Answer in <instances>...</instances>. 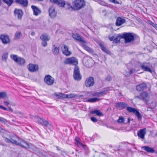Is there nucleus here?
I'll return each instance as SVG.
<instances>
[{
  "label": "nucleus",
  "instance_id": "63",
  "mask_svg": "<svg viewBox=\"0 0 157 157\" xmlns=\"http://www.w3.org/2000/svg\"><path fill=\"white\" fill-rule=\"evenodd\" d=\"M34 0L36 2H42L44 0Z\"/></svg>",
  "mask_w": 157,
  "mask_h": 157
},
{
  "label": "nucleus",
  "instance_id": "64",
  "mask_svg": "<svg viewBox=\"0 0 157 157\" xmlns=\"http://www.w3.org/2000/svg\"><path fill=\"white\" fill-rule=\"evenodd\" d=\"M106 4V3L104 2H102L101 4V5L104 6H105Z\"/></svg>",
  "mask_w": 157,
  "mask_h": 157
},
{
  "label": "nucleus",
  "instance_id": "35",
  "mask_svg": "<svg viewBox=\"0 0 157 157\" xmlns=\"http://www.w3.org/2000/svg\"><path fill=\"white\" fill-rule=\"evenodd\" d=\"M83 46L84 47V49L86 51L90 53H92L93 52V50L89 47L84 44H83Z\"/></svg>",
  "mask_w": 157,
  "mask_h": 157
},
{
  "label": "nucleus",
  "instance_id": "54",
  "mask_svg": "<svg viewBox=\"0 0 157 157\" xmlns=\"http://www.w3.org/2000/svg\"><path fill=\"white\" fill-rule=\"evenodd\" d=\"M47 41H43L42 42V44L43 46L44 47H45L47 45Z\"/></svg>",
  "mask_w": 157,
  "mask_h": 157
},
{
  "label": "nucleus",
  "instance_id": "61",
  "mask_svg": "<svg viewBox=\"0 0 157 157\" xmlns=\"http://www.w3.org/2000/svg\"><path fill=\"white\" fill-rule=\"evenodd\" d=\"M113 2L115 4H120L119 2L118 1H116L115 0H114V1Z\"/></svg>",
  "mask_w": 157,
  "mask_h": 157
},
{
  "label": "nucleus",
  "instance_id": "22",
  "mask_svg": "<svg viewBox=\"0 0 157 157\" xmlns=\"http://www.w3.org/2000/svg\"><path fill=\"white\" fill-rule=\"evenodd\" d=\"M16 2L24 7H26L28 5V0H16Z\"/></svg>",
  "mask_w": 157,
  "mask_h": 157
},
{
  "label": "nucleus",
  "instance_id": "18",
  "mask_svg": "<svg viewBox=\"0 0 157 157\" xmlns=\"http://www.w3.org/2000/svg\"><path fill=\"white\" fill-rule=\"evenodd\" d=\"M63 49L62 51L63 54L67 56H70L71 54V53L69 51L68 47L65 44H63Z\"/></svg>",
  "mask_w": 157,
  "mask_h": 157
},
{
  "label": "nucleus",
  "instance_id": "14",
  "mask_svg": "<svg viewBox=\"0 0 157 157\" xmlns=\"http://www.w3.org/2000/svg\"><path fill=\"white\" fill-rule=\"evenodd\" d=\"M50 1L61 7H64L65 4L64 0H50Z\"/></svg>",
  "mask_w": 157,
  "mask_h": 157
},
{
  "label": "nucleus",
  "instance_id": "16",
  "mask_svg": "<svg viewBox=\"0 0 157 157\" xmlns=\"http://www.w3.org/2000/svg\"><path fill=\"white\" fill-rule=\"evenodd\" d=\"M36 121L39 123L45 126H47L48 124V122L45 120L37 117L36 118Z\"/></svg>",
  "mask_w": 157,
  "mask_h": 157
},
{
  "label": "nucleus",
  "instance_id": "37",
  "mask_svg": "<svg viewBox=\"0 0 157 157\" xmlns=\"http://www.w3.org/2000/svg\"><path fill=\"white\" fill-rule=\"evenodd\" d=\"M67 98H71L77 97V95L73 93H70V94H67Z\"/></svg>",
  "mask_w": 157,
  "mask_h": 157
},
{
  "label": "nucleus",
  "instance_id": "44",
  "mask_svg": "<svg viewBox=\"0 0 157 157\" xmlns=\"http://www.w3.org/2000/svg\"><path fill=\"white\" fill-rule=\"evenodd\" d=\"M67 6V8L68 9H70V8H71L73 10H74V6L73 7L69 3L67 2L65 3L64 6Z\"/></svg>",
  "mask_w": 157,
  "mask_h": 157
},
{
  "label": "nucleus",
  "instance_id": "43",
  "mask_svg": "<svg viewBox=\"0 0 157 157\" xmlns=\"http://www.w3.org/2000/svg\"><path fill=\"white\" fill-rule=\"evenodd\" d=\"M44 81L47 84L49 85V75H48L45 77Z\"/></svg>",
  "mask_w": 157,
  "mask_h": 157
},
{
  "label": "nucleus",
  "instance_id": "32",
  "mask_svg": "<svg viewBox=\"0 0 157 157\" xmlns=\"http://www.w3.org/2000/svg\"><path fill=\"white\" fill-rule=\"evenodd\" d=\"M22 36L21 33L20 31H17L15 34L14 39L18 40L20 39Z\"/></svg>",
  "mask_w": 157,
  "mask_h": 157
},
{
  "label": "nucleus",
  "instance_id": "42",
  "mask_svg": "<svg viewBox=\"0 0 157 157\" xmlns=\"http://www.w3.org/2000/svg\"><path fill=\"white\" fill-rule=\"evenodd\" d=\"M8 54L7 53H5L2 56V59L3 61H6L8 58Z\"/></svg>",
  "mask_w": 157,
  "mask_h": 157
},
{
  "label": "nucleus",
  "instance_id": "33",
  "mask_svg": "<svg viewBox=\"0 0 157 157\" xmlns=\"http://www.w3.org/2000/svg\"><path fill=\"white\" fill-rule=\"evenodd\" d=\"M121 36V35L119 34L117 37H116L114 39L113 41V43H120L121 38V37L120 36Z\"/></svg>",
  "mask_w": 157,
  "mask_h": 157
},
{
  "label": "nucleus",
  "instance_id": "51",
  "mask_svg": "<svg viewBox=\"0 0 157 157\" xmlns=\"http://www.w3.org/2000/svg\"><path fill=\"white\" fill-rule=\"evenodd\" d=\"M91 121L93 122H96L97 121V119L94 117H92L91 118Z\"/></svg>",
  "mask_w": 157,
  "mask_h": 157
},
{
  "label": "nucleus",
  "instance_id": "15",
  "mask_svg": "<svg viewBox=\"0 0 157 157\" xmlns=\"http://www.w3.org/2000/svg\"><path fill=\"white\" fill-rule=\"evenodd\" d=\"M14 13L15 17H17L19 20H21L23 15V12L21 10L16 9L14 11Z\"/></svg>",
  "mask_w": 157,
  "mask_h": 157
},
{
  "label": "nucleus",
  "instance_id": "21",
  "mask_svg": "<svg viewBox=\"0 0 157 157\" xmlns=\"http://www.w3.org/2000/svg\"><path fill=\"white\" fill-rule=\"evenodd\" d=\"M31 8L33 11V14L35 16H37L41 12L40 10L36 6L32 5Z\"/></svg>",
  "mask_w": 157,
  "mask_h": 157
},
{
  "label": "nucleus",
  "instance_id": "45",
  "mask_svg": "<svg viewBox=\"0 0 157 157\" xmlns=\"http://www.w3.org/2000/svg\"><path fill=\"white\" fill-rule=\"evenodd\" d=\"M54 81V78L50 75V85H52Z\"/></svg>",
  "mask_w": 157,
  "mask_h": 157
},
{
  "label": "nucleus",
  "instance_id": "59",
  "mask_svg": "<svg viewBox=\"0 0 157 157\" xmlns=\"http://www.w3.org/2000/svg\"><path fill=\"white\" fill-rule=\"evenodd\" d=\"M114 36H112L111 37H110L109 38V40L110 41H113V40H114Z\"/></svg>",
  "mask_w": 157,
  "mask_h": 157
},
{
  "label": "nucleus",
  "instance_id": "28",
  "mask_svg": "<svg viewBox=\"0 0 157 157\" xmlns=\"http://www.w3.org/2000/svg\"><path fill=\"white\" fill-rule=\"evenodd\" d=\"M101 99L97 98H92L88 99L87 101L89 102L94 103L98 101Z\"/></svg>",
  "mask_w": 157,
  "mask_h": 157
},
{
  "label": "nucleus",
  "instance_id": "24",
  "mask_svg": "<svg viewBox=\"0 0 157 157\" xmlns=\"http://www.w3.org/2000/svg\"><path fill=\"white\" fill-rule=\"evenodd\" d=\"M57 12L55 10V8L52 9L50 8V16L52 18H55L56 16Z\"/></svg>",
  "mask_w": 157,
  "mask_h": 157
},
{
  "label": "nucleus",
  "instance_id": "7",
  "mask_svg": "<svg viewBox=\"0 0 157 157\" xmlns=\"http://www.w3.org/2000/svg\"><path fill=\"white\" fill-rule=\"evenodd\" d=\"M0 39L2 43L4 44H9L10 42L9 36L6 35H0Z\"/></svg>",
  "mask_w": 157,
  "mask_h": 157
},
{
  "label": "nucleus",
  "instance_id": "36",
  "mask_svg": "<svg viewBox=\"0 0 157 157\" xmlns=\"http://www.w3.org/2000/svg\"><path fill=\"white\" fill-rule=\"evenodd\" d=\"M7 97V94L5 92H0V99H3Z\"/></svg>",
  "mask_w": 157,
  "mask_h": 157
},
{
  "label": "nucleus",
  "instance_id": "6",
  "mask_svg": "<svg viewBox=\"0 0 157 157\" xmlns=\"http://www.w3.org/2000/svg\"><path fill=\"white\" fill-rule=\"evenodd\" d=\"M64 63L65 64H69L77 66L78 64L77 59L74 57L68 58L66 59L64 61Z\"/></svg>",
  "mask_w": 157,
  "mask_h": 157
},
{
  "label": "nucleus",
  "instance_id": "12",
  "mask_svg": "<svg viewBox=\"0 0 157 157\" xmlns=\"http://www.w3.org/2000/svg\"><path fill=\"white\" fill-rule=\"evenodd\" d=\"M27 68L29 71L34 72L38 71V66L36 64L30 63L27 66Z\"/></svg>",
  "mask_w": 157,
  "mask_h": 157
},
{
  "label": "nucleus",
  "instance_id": "47",
  "mask_svg": "<svg viewBox=\"0 0 157 157\" xmlns=\"http://www.w3.org/2000/svg\"><path fill=\"white\" fill-rule=\"evenodd\" d=\"M15 113L18 115H23L24 114V113L23 112L18 110L15 111Z\"/></svg>",
  "mask_w": 157,
  "mask_h": 157
},
{
  "label": "nucleus",
  "instance_id": "40",
  "mask_svg": "<svg viewBox=\"0 0 157 157\" xmlns=\"http://www.w3.org/2000/svg\"><path fill=\"white\" fill-rule=\"evenodd\" d=\"M148 23L157 30V24L153 22L150 20L148 21Z\"/></svg>",
  "mask_w": 157,
  "mask_h": 157
},
{
  "label": "nucleus",
  "instance_id": "49",
  "mask_svg": "<svg viewBox=\"0 0 157 157\" xmlns=\"http://www.w3.org/2000/svg\"><path fill=\"white\" fill-rule=\"evenodd\" d=\"M0 122L5 123L7 122V121L4 118L0 117Z\"/></svg>",
  "mask_w": 157,
  "mask_h": 157
},
{
  "label": "nucleus",
  "instance_id": "38",
  "mask_svg": "<svg viewBox=\"0 0 157 157\" xmlns=\"http://www.w3.org/2000/svg\"><path fill=\"white\" fill-rule=\"evenodd\" d=\"M125 121V118L122 117H119L118 119L117 120L118 122L120 123H125L124 122Z\"/></svg>",
  "mask_w": 157,
  "mask_h": 157
},
{
  "label": "nucleus",
  "instance_id": "25",
  "mask_svg": "<svg viewBox=\"0 0 157 157\" xmlns=\"http://www.w3.org/2000/svg\"><path fill=\"white\" fill-rule=\"evenodd\" d=\"M108 90L107 88H105L103 90L101 91L100 92H97L95 93V96H98L99 95H104L106 94ZM94 96V95H93Z\"/></svg>",
  "mask_w": 157,
  "mask_h": 157
},
{
  "label": "nucleus",
  "instance_id": "48",
  "mask_svg": "<svg viewBox=\"0 0 157 157\" xmlns=\"http://www.w3.org/2000/svg\"><path fill=\"white\" fill-rule=\"evenodd\" d=\"M80 139L78 137H76L75 138V141L80 145H82V144L80 141Z\"/></svg>",
  "mask_w": 157,
  "mask_h": 157
},
{
  "label": "nucleus",
  "instance_id": "56",
  "mask_svg": "<svg viewBox=\"0 0 157 157\" xmlns=\"http://www.w3.org/2000/svg\"><path fill=\"white\" fill-rule=\"evenodd\" d=\"M82 147H83V148H84V149L85 150H87V149L88 148L87 147V146L85 145H84L83 144H82V145H80Z\"/></svg>",
  "mask_w": 157,
  "mask_h": 157
},
{
  "label": "nucleus",
  "instance_id": "62",
  "mask_svg": "<svg viewBox=\"0 0 157 157\" xmlns=\"http://www.w3.org/2000/svg\"><path fill=\"white\" fill-rule=\"evenodd\" d=\"M31 35L33 36H34L35 35V33L34 32H32L31 33Z\"/></svg>",
  "mask_w": 157,
  "mask_h": 157
},
{
  "label": "nucleus",
  "instance_id": "58",
  "mask_svg": "<svg viewBox=\"0 0 157 157\" xmlns=\"http://www.w3.org/2000/svg\"><path fill=\"white\" fill-rule=\"evenodd\" d=\"M85 154L86 155H87L89 153V151L88 149V148L87 149L85 150Z\"/></svg>",
  "mask_w": 157,
  "mask_h": 157
},
{
  "label": "nucleus",
  "instance_id": "17",
  "mask_svg": "<svg viewBox=\"0 0 157 157\" xmlns=\"http://www.w3.org/2000/svg\"><path fill=\"white\" fill-rule=\"evenodd\" d=\"M72 36L73 38L78 41L82 42V43H86V41L82 39L81 36L77 33H73Z\"/></svg>",
  "mask_w": 157,
  "mask_h": 157
},
{
  "label": "nucleus",
  "instance_id": "52",
  "mask_svg": "<svg viewBox=\"0 0 157 157\" xmlns=\"http://www.w3.org/2000/svg\"><path fill=\"white\" fill-rule=\"evenodd\" d=\"M134 99H138L139 100H141V98L140 95H135L134 96Z\"/></svg>",
  "mask_w": 157,
  "mask_h": 157
},
{
  "label": "nucleus",
  "instance_id": "60",
  "mask_svg": "<svg viewBox=\"0 0 157 157\" xmlns=\"http://www.w3.org/2000/svg\"><path fill=\"white\" fill-rule=\"evenodd\" d=\"M8 110L11 112H13V110L10 107H8Z\"/></svg>",
  "mask_w": 157,
  "mask_h": 157
},
{
  "label": "nucleus",
  "instance_id": "5",
  "mask_svg": "<svg viewBox=\"0 0 157 157\" xmlns=\"http://www.w3.org/2000/svg\"><path fill=\"white\" fill-rule=\"evenodd\" d=\"M11 58L20 65H23L25 63V60L23 58L18 57L16 55H11Z\"/></svg>",
  "mask_w": 157,
  "mask_h": 157
},
{
  "label": "nucleus",
  "instance_id": "19",
  "mask_svg": "<svg viewBox=\"0 0 157 157\" xmlns=\"http://www.w3.org/2000/svg\"><path fill=\"white\" fill-rule=\"evenodd\" d=\"M125 22V20L124 19L119 17L116 20V25L117 26H120L124 23Z\"/></svg>",
  "mask_w": 157,
  "mask_h": 157
},
{
  "label": "nucleus",
  "instance_id": "26",
  "mask_svg": "<svg viewBox=\"0 0 157 157\" xmlns=\"http://www.w3.org/2000/svg\"><path fill=\"white\" fill-rule=\"evenodd\" d=\"M55 95L58 97V98L59 99H62L63 98H67V94L59 93L58 94L56 93Z\"/></svg>",
  "mask_w": 157,
  "mask_h": 157
},
{
  "label": "nucleus",
  "instance_id": "8",
  "mask_svg": "<svg viewBox=\"0 0 157 157\" xmlns=\"http://www.w3.org/2000/svg\"><path fill=\"white\" fill-rule=\"evenodd\" d=\"M94 84V81L93 77H90L87 78L85 82V85L86 87L92 86Z\"/></svg>",
  "mask_w": 157,
  "mask_h": 157
},
{
  "label": "nucleus",
  "instance_id": "46",
  "mask_svg": "<svg viewBox=\"0 0 157 157\" xmlns=\"http://www.w3.org/2000/svg\"><path fill=\"white\" fill-rule=\"evenodd\" d=\"M136 71V70L134 69H132L129 72H128L127 74V75L129 76L130 75L134 73Z\"/></svg>",
  "mask_w": 157,
  "mask_h": 157
},
{
  "label": "nucleus",
  "instance_id": "1",
  "mask_svg": "<svg viewBox=\"0 0 157 157\" xmlns=\"http://www.w3.org/2000/svg\"><path fill=\"white\" fill-rule=\"evenodd\" d=\"M10 138L11 140V143L21 146L26 148H28L29 147V145L28 143L17 137L15 135H11L10 136Z\"/></svg>",
  "mask_w": 157,
  "mask_h": 157
},
{
  "label": "nucleus",
  "instance_id": "53",
  "mask_svg": "<svg viewBox=\"0 0 157 157\" xmlns=\"http://www.w3.org/2000/svg\"><path fill=\"white\" fill-rule=\"evenodd\" d=\"M5 140V141L6 142L8 143H11V141L10 139H8L7 138H6Z\"/></svg>",
  "mask_w": 157,
  "mask_h": 157
},
{
  "label": "nucleus",
  "instance_id": "3",
  "mask_svg": "<svg viewBox=\"0 0 157 157\" xmlns=\"http://www.w3.org/2000/svg\"><path fill=\"white\" fill-rule=\"evenodd\" d=\"M84 0H75L74 2V10H79L82 8L85 5Z\"/></svg>",
  "mask_w": 157,
  "mask_h": 157
},
{
  "label": "nucleus",
  "instance_id": "13",
  "mask_svg": "<svg viewBox=\"0 0 157 157\" xmlns=\"http://www.w3.org/2000/svg\"><path fill=\"white\" fill-rule=\"evenodd\" d=\"M149 64H150L149 63H142L141 67L142 69L144 70V71L152 73V71L149 67Z\"/></svg>",
  "mask_w": 157,
  "mask_h": 157
},
{
  "label": "nucleus",
  "instance_id": "27",
  "mask_svg": "<svg viewBox=\"0 0 157 157\" xmlns=\"http://www.w3.org/2000/svg\"><path fill=\"white\" fill-rule=\"evenodd\" d=\"M52 51L54 54L58 55L59 52V48L56 47L55 45H54L53 46Z\"/></svg>",
  "mask_w": 157,
  "mask_h": 157
},
{
  "label": "nucleus",
  "instance_id": "55",
  "mask_svg": "<svg viewBox=\"0 0 157 157\" xmlns=\"http://www.w3.org/2000/svg\"><path fill=\"white\" fill-rule=\"evenodd\" d=\"M4 104L5 106H8L10 104L7 101H4Z\"/></svg>",
  "mask_w": 157,
  "mask_h": 157
},
{
  "label": "nucleus",
  "instance_id": "4",
  "mask_svg": "<svg viewBox=\"0 0 157 157\" xmlns=\"http://www.w3.org/2000/svg\"><path fill=\"white\" fill-rule=\"evenodd\" d=\"M73 76L74 79L75 81H78L82 79V76L80 73L79 69L78 66H75Z\"/></svg>",
  "mask_w": 157,
  "mask_h": 157
},
{
  "label": "nucleus",
  "instance_id": "34",
  "mask_svg": "<svg viewBox=\"0 0 157 157\" xmlns=\"http://www.w3.org/2000/svg\"><path fill=\"white\" fill-rule=\"evenodd\" d=\"M134 114H135V115L137 117L139 120H141L142 116L137 109L136 110Z\"/></svg>",
  "mask_w": 157,
  "mask_h": 157
},
{
  "label": "nucleus",
  "instance_id": "31",
  "mask_svg": "<svg viewBox=\"0 0 157 157\" xmlns=\"http://www.w3.org/2000/svg\"><path fill=\"white\" fill-rule=\"evenodd\" d=\"M137 110V109H135L134 108L130 107H128L126 109V110L129 113H135Z\"/></svg>",
  "mask_w": 157,
  "mask_h": 157
},
{
  "label": "nucleus",
  "instance_id": "57",
  "mask_svg": "<svg viewBox=\"0 0 157 157\" xmlns=\"http://www.w3.org/2000/svg\"><path fill=\"white\" fill-rule=\"evenodd\" d=\"M0 109H3V110H7V109L5 107H3V106L1 105H0Z\"/></svg>",
  "mask_w": 157,
  "mask_h": 157
},
{
  "label": "nucleus",
  "instance_id": "2",
  "mask_svg": "<svg viewBox=\"0 0 157 157\" xmlns=\"http://www.w3.org/2000/svg\"><path fill=\"white\" fill-rule=\"evenodd\" d=\"M120 36L121 38L124 39L126 43L132 42L135 40H139V37L133 33H123Z\"/></svg>",
  "mask_w": 157,
  "mask_h": 157
},
{
  "label": "nucleus",
  "instance_id": "39",
  "mask_svg": "<svg viewBox=\"0 0 157 157\" xmlns=\"http://www.w3.org/2000/svg\"><path fill=\"white\" fill-rule=\"evenodd\" d=\"M40 39L43 41H48V36L46 35H42L40 36Z\"/></svg>",
  "mask_w": 157,
  "mask_h": 157
},
{
  "label": "nucleus",
  "instance_id": "41",
  "mask_svg": "<svg viewBox=\"0 0 157 157\" xmlns=\"http://www.w3.org/2000/svg\"><path fill=\"white\" fill-rule=\"evenodd\" d=\"M13 0H3V2L8 6H10L13 3Z\"/></svg>",
  "mask_w": 157,
  "mask_h": 157
},
{
  "label": "nucleus",
  "instance_id": "20",
  "mask_svg": "<svg viewBox=\"0 0 157 157\" xmlns=\"http://www.w3.org/2000/svg\"><path fill=\"white\" fill-rule=\"evenodd\" d=\"M141 148L147 153H154L155 152L153 148L148 146H144L141 147Z\"/></svg>",
  "mask_w": 157,
  "mask_h": 157
},
{
  "label": "nucleus",
  "instance_id": "50",
  "mask_svg": "<svg viewBox=\"0 0 157 157\" xmlns=\"http://www.w3.org/2000/svg\"><path fill=\"white\" fill-rule=\"evenodd\" d=\"M112 79L111 77L109 75H108L106 78L105 80L106 81H109Z\"/></svg>",
  "mask_w": 157,
  "mask_h": 157
},
{
  "label": "nucleus",
  "instance_id": "11",
  "mask_svg": "<svg viewBox=\"0 0 157 157\" xmlns=\"http://www.w3.org/2000/svg\"><path fill=\"white\" fill-rule=\"evenodd\" d=\"M146 132V128H144L138 130L137 131V135L139 138L142 139H144Z\"/></svg>",
  "mask_w": 157,
  "mask_h": 157
},
{
  "label": "nucleus",
  "instance_id": "30",
  "mask_svg": "<svg viewBox=\"0 0 157 157\" xmlns=\"http://www.w3.org/2000/svg\"><path fill=\"white\" fill-rule=\"evenodd\" d=\"M99 45L101 47V49L103 52L108 54H109V53H110V52L102 44H100Z\"/></svg>",
  "mask_w": 157,
  "mask_h": 157
},
{
  "label": "nucleus",
  "instance_id": "9",
  "mask_svg": "<svg viewBox=\"0 0 157 157\" xmlns=\"http://www.w3.org/2000/svg\"><path fill=\"white\" fill-rule=\"evenodd\" d=\"M147 85L146 82H143L136 86V89L138 91H140L146 89Z\"/></svg>",
  "mask_w": 157,
  "mask_h": 157
},
{
  "label": "nucleus",
  "instance_id": "10",
  "mask_svg": "<svg viewBox=\"0 0 157 157\" xmlns=\"http://www.w3.org/2000/svg\"><path fill=\"white\" fill-rule=\"evenodd\" d=\"M140 96L141 98V100L143 101L146 104H147L149 101L148 98V93L145 91H143L140 93Z\"/></svg>",
  "mask_w": 157,
  "mask_h": 157
},
{
  "label": "nucleus",
  "instance_id": "29",
  "mask_svg": "<svg viewBox=\"0 0 157 157\" xmlns=\"http://www.w3.org/2000/svg\"><path fill=\"white\" fill-rule=\"evenodd\" d=\"M90 113L94 114H96L98 116H101L103 115V114L99 110H96L90 112Z\"/></svg>",
  "mask_w": 157,
  "mask_h": 157
},
{
  "label": "nucleus",
  "instance_id": "23",
  "mask_svg": "<svg viewBox=\"0 0 157 157\" xmlns=\"http://www.w3.org/2000/svg\"><path fill=\"white\" fill-rule=\"evenodd\" d=\"M116 106L118 107L121 109H124L127 108L128 104L124 102H119L116 104Z\"/></svg>",
  "mask_w": 157,
  "mask_h": 157
}]
</instances>
